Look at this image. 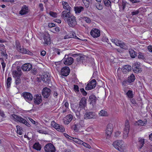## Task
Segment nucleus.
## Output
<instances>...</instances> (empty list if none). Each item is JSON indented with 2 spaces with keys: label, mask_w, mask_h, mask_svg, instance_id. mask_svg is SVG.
I'll list each match as a JSON object with an SVG mask.
<instances>
[{
  "label": "nucleus",
  "mask_w": 152,
  "mask_h": 152,
  "mask_svg": "<svg viewBox=\"0 0 152 152\" xmlns=\"http://www.w3.org/2000/svg\"><path fill=\"white\" fill-rule=\"evenodd\" d=\"M11 118L15 121H18L20 123L24 124L28 127H30L31 126L28 122L21 117L15 114H12L11 115Z\"/></svg>",
  "instance_id": "f257e3e1"
},
{
  "label": "nucleus",
  "mask_w": 152,
  "mask_h": 152,
  "mask_svg": "<svg viewBox=\"0 0 152 152\" xmlns=\"http://www.w3.org/2000/svg\"><path fill=\"white\" fill-rule=\"evenodd\" d=\"M113 145L115 148L121 152H123L124 149H125L124 145L122 141L116 140L113 142Z\"/></svg>",
  "instance_id": "f03ea898"
},
{
  "label": "nucleus",
  "mask_w": 152,
  "mask_h": 152,
  "mask_svg": "<svg viewBox=\"0 0 152 152\" xmlns=\"http://www.w3.org/2000/svg\"><path fill=\"white\" fill-rule=\"evenodd\" d=\"M84 121L82 120L80 121L78 123L75 122L74 124L72 126V129L75 132H77L80 129L84 127Z\"/></svg>",
  "instance_id": "7ed1b4c3"
},
{
  "label": "nucleus",
  "mask_w": 152,
  "mask_h": 152,
  "mask_svg": "<svg viewBox=\"0 0 152 152\" xmlns=\"http://www.w3.org/2000/svg\"><path fill=\"white\" fill-rule=\"evenodd\" d=\"M86 99L85 97L82 98L78 105L77 110L78 111H80L81 110L85 109V108L86 106Z\"/></svg>",
  "instance_id": "20e7f679"
},
{
  "label": "nucleus",
  "mask_w": 152,
  "mask_h": 152,
  "mask_svg": "<svg viewBox=\"0 0 152 152\" xmlns=\"http://www.w3.org/2000/svg\"><path fill=\"white\" fill-rule=\"evenodd\" d=\"M66 21L68 25L70 27H74L77 24L75 17L73 15L67 20Z\"/></svg>",
  "instance_id": "39448f33"
},
{
  "label": "nucleus",
  "mask_w": 152,
  "mask_h": 152,
  "mask_svg": "<svg viewBox=\"0 0 152 152\" xmlns=\"http://www.w3.org/2000/svg\"><path fill=\"white\" fill-rule=\"evenodd\" d=\"M22 96L26 102L29 103L31 102L33 99L32 95L30 93L27 92H23L22 94Z\"/></svg>",
  "instance_id": "423d86ee"
},
{
  "label": "nucleus",
  "mask_w": 152,
  "mask_h": 152,
  "mask_svg": "<svg viewBox=\"0 0 152 152\" xmlns=\"http://www.w3.org/2000/svg\"><path fill=\"white\" fill-rule=\"evenodd\" d=\"M45 152H55V147L52 144L50 143L46 145L44 147Z\"/></svg>",
  "instance_id": "0eeeda50"
},
{
  "label": "nucleus",
  "mask_w": 152,
  "mask_h": 152,
  "mask_svg": "<svg viewBox=\"0 0 152 152\" xmlns=\"http://www.w3.org/2000/svg\"><path fill=\"white\" fill-rule=\"evenodd\" d=\"M96 82L95 80H92L86 85L85 89L86 91L89 90L94 88L96 85Z\"/></svg>",
  "instance_id": "6e6552de"
},
{
  "label": "nucleus",
  "mask_w": 152,
  "mask_h": 152,
  "mask_svg": "<svg viewBox=\"0 0 152 152\" xmlns=\"http://www.w3.org/2000/svg\"><path fill=\"white\" fill-rule=\"evenodd\" d=\"M130 128L129 122L128 121L126 120L125 122V127L123 132V137L124 138H126L128 136V134L129 132Z\"/></svg>",
  "instance_id": "1a4fd4ad"
},
{
  "label": "nucleus",
  "mask_w": 152,
  "mask_h": 152,
  "mask_svg": "<svg viewBox=\"0 0 152 152\" xmlns=\"http://www.w3.org/2000/svg\"><path fill=\"white\" fill-rule=\"evenodd\" d=\"M113 129V125L110 123L108 124L107 126L106 132V139H108L110 138Z\"/></svg>",
  "instance_id": "9d476101"
},
{
  "label": "nucleus",
  "mask_w": 152,
  "mask_h": 152,
  "mask_svg": "<svg viewBox=\"0 0 152 152\" xmlns=\"http://www.w3.org/2000/svg\"><path fill=\"white\" fill-rule=\"evenodd\" d=\"M72 15L71 14L70 11L65 10L62 12L61 16L65 21H66Z\"/></svg>",
  "instance_id": "9b49d317"
},
{
  "label": "nucleus",
  "mask_w": 152,
  "mask_h": 152,
  "mask_svg": "<svg viewBox=\"0 0 152 152\" xmlns=\"http://www.w3.org/2000/svg\"><path fill=\"white\" fill-rule=\"evenodd\" d=\"M51 90L47 87L43 88L42 91V94L45 98H48L51 94Z\"/></svg>",
  "instance_id": "f8f14e48"
},
{
  "label": "nucleus",
  "mask_w": 152,
  "mask_h": 152,
  "mask_svg": "<svg viewBox=\"0 0 152 152\" xmlns=\"http://www.w3.org/2000/svg\"><path fill=\"white\" fill-rule=\"evenodd\" d=\"M96 117L95 113L93 112H87L84 115V118L86 119L95 118Z\"/></svg>",
  "instance_id": "ddd939ff"
},
{
  "label": "nucleus",
  "mask_w": 152,
  "mask_h": 152,
  "mask_svg": "<svg viewBox=\"0 0 152 152\" xmlns=\"http://www.w3.org/2000/svg\"><path fill=\"white\" fill-rule=\"evenodd\" d=\"M13 77L15 78L20 77L23 75L21 71V68L20 67L17 69V70H13L12 71Z\"/></svg>",
  "instance_id": "4468645a"
},
{
  "label": "nucleus",
  "mask_w": 152,
  "mask_h": 152,
  "mask_svg": "<svg viewBox=\"0 0 152 152\" xmlns=\"http://www.w3.org/2000/svg\"><path fill=\"white\" fill-rule=\"evenodd\" d=\"M74 61L73 58L70 57H68L66 58L65 56L64 59V63L67 66H69L72 64Z\"/></svg>",
  "instance_id": "2eb2a0df"
},
{
  "label": "nucleus",
  "mask_w": 152,
  "mask_h": 152,
  "mask_svg": "<svg viewBox=\"0 0 152 152\" xmlns=\"http://www.w3.org/2000/svg\"><path fill=\"white\" fill-rule=\"evenodd\" d=\"M70 70L69 67H63L61 69V74L64 76H67L70 72Z\"/></svg>",
  "instance_id": "dca6fc26"
},
{
  "label": "nucleus",
  "mask_w": 152,
  "mask_h": 152,
  "mask_svg": "<svg viewBox=\"0 0 152 152\" xmlns=\"http://www.w3.org/2000/svg\"><path fill=\"white\" fill-rule=\"evenodd\" d=\"M90 34L94 38L100 36V31L97 29L94 28L91 31Z\"/></svg>",
  "instance_id": "f3484780"
},
{
  "label": "nucleus",
  "mask_w": 152,
  "mask_h": 152,
  "mask_svg": "<svg viewBox=\"0 0 152 152\" xmlns=\"http://www.w3.org/2000/svg\"><path fill=\"white\" fill-rule=\"evenodd\" d=\"M34 103L37 104H39L42 102V99L40 94L36 95L34 97Z\"/></svg>",
  "instance_id": "a211bd4d"
},
{
  "label": "nucleus",
  "mask_w": 152,
  "mask_h": 152,
  "mask_svg": "<svg viewBox=\"0 0 152 152\" xmlns=\"http://www.w3.org/2000/svg\"><path fill=\"white\" fill-rule=\"evenodd\" d=\"M28 7L24 5L22 7L21 10L19 12V14L21 15H25L28 12Z\"/></svg>",
  "instance_id": "6ab92c4d"
},
{
  "label": "nucleus",
  "mask_w": 152,
  "mask_h": 152,
  "mask_svg": "<svg viewBox=\"0 0 152 152\" xmlns=\"http://www.w3.org/2000/svg\"><path fill=\"white\" fill-rule=\"evenodd\" d=\"M50 77V76L49 74L46 73L44 75H42L41 76V78L44 82L48 83L50 80L49 78Z\"/></svg>",
  "instance_id": "aec40b11"
},
{
  "label": "nucleus",
  "mask_w": 152,
  "mask_h": 152,
  "mask_svg": "<svg viewBox=\"0 0 152 152\" xmlns=\"http://www.w3.org/2000/svg\"><path fill=\"white\" fill-rule=\"evenodd\" d=\"M144 141V139L140 137L139 138L137 144V146L139 148L141 149L142 148L145 143Z\"/></svg>",
  "instance_id": "412c9836"
},
{
  "label": "nucleus",
  "mask_w": 152,
  "mask_h": 152,
  "mask_svg": "<svg viewBox=\"0 0 152 152\" xmlns=\"http://www.w3.org/2000/svg\"><path fill=\"white\" fill-rule=\"evenodd\" d=\"M70 38H74L79 39V38L75 34L72 32H70L68 35H66L64 37V39H65Z\"/></svg>",
  "instance_id": "4be33fe9"
},
{
  "label": "nucleus",
  "mask_w": 152,
  "mask_h": 152,
  "mask_svg": "<svg viewBox=\"0 0 152 152\" xmlns=\"http://www.w3.org/2000/svg\"><path fill=\"white\" fill-rule=\"evenodd\" d=\"M89 99L90 101V104H95L96 103V101L97 100L94 95H91L89 97Z\"/></svg>",
  "instance_id": "5701e85b"
},
{
  "label": "nucleus",
  "mask_w": 152,
  "mask_h": 152,
  "mask_svg": "<svg viewBox=\"0 0 152 152\" xmlns=\"http://www.w3.org/2000/svg\"><path fill=\"white\" fill-rule=\"evenodd\" d=\"M19 52L22 53L27 54L31 56H32L33 55V53L30 52L28 50L24 48H21Z\"/></svg>",
  "instance_id": "b1692460"
},
{
  "label": "nucleus",
  "mask_w": 152,
  "mask_h": 152,
  "mask_svg": "<svg viewBox=\"0 0 152 152\" xmlns=\"http://www.w3.org/2000/svg\"><path fill=\"white\" fill-rule=\"evenodd\" d=\"M33 67H30L31 70V73L33 75H36L39 72V69L38 67H34L32 68Z\"/></svg>",
  "instance_id": "393cba45"
},
{
  "label": "nucleus",
  "mask_w": 152,
  "mask_h": 152,
  "mask_svg": "<svg viewBox=\"0 0 152 152\" xmlns=\"http://www.w3.org/2000/svg\"><path fill=\"white\" fill-rule=\"evenodd\" d=\"M63 8L67 11H70L71 8L69 5V4L67 2L62 1V2Z\"/></svg>",
  "instance_id": "a878e982"
},
{
  "label": "nucleus",
  "mask_w": 152,
  "mask_h": 152,
  "mask_svg": "<svg viewBox=\"0 0 152 152\" xmlns=\"http://www.w3.org/2000/svg\"><path fill=\"white\" fill-rule=\"evenodd\" d=\"M115 44L117 46H119L122 48L124 49L125 48V44L121 41L118 40V41H116Z\"/></svg>",
  "instance_id": "bb28decb"
},
{
  "label": "nucleus",
  "mask_w": 152,
  "mask_h": 152,
  "mask_svg": "<svg viewBox=\"0 0 152 152\" xmlns=\"http://www.w3.org/2000/svg\"><path fill=\"white\" fill-rule=\"evenodd\" d=\"M44 44L48 45L50 44V39L49 35H48L47 36L45 35L44 37Z\"/></svg>",
  "instance_id": "cd10ccee"
},
{
  "label": "nucleus",
  "mask_w": 152,
  "mask_h": 152,
  "mask_svg": "<svg viewBox=\"0 0 152 152\" xmlns=\"http://www.w3.org/2000/svg\"><path fill=\"white\" fill-rule=\"evenodd\" d=\"M74 55L77 56L76 58L77 61L78 62H79V63H80L81 61L84 59L86 57V56L83 55H80L78 56L76 54H74Z\"/></svg>",
  "instance_id": "c85d7f7f"
},
{
  "label": "nucleus",
  "mask_w": 152,
  "mask_h": 152,
  "mask_svg": "<svg viewBox=\"0 0 152 152\" xmlns=\"http://www.w3.org/2000/svg\"><path fill=\"white\" fill-rule=\"evenodd\" d=\"M74 9L76 13H79L83 10L84 8L81 6L76 7H74Z\"/></svg>",
  "instance_id": "c756f323"
},
{
  "label": "nucleus",
  "mask_w": 152,
  "mask_h": 152,
  "mask_svg": "<svg viewBox=\"0 0 152 152\" xmlns=\"http://www.w3.org/2000/svg\"><path fill=\"white\" fill-rule=\"evenodd\" d=\"M147 122L146 120H144V121L141 120H139L136 122V123L138 126H145Z\"/></svg>",
  "instance_id": "7c9ffc66"
},
{
  "label": "nucleus",
  "mask_w": 152,
  "mask_h": 152,
  "mask_svg": "<svg viewBox=\"0 0 152 152\" xmlns=\"http://www.w3.org/2000/svg\"><path fill=\"white\" fill-rule=\"evenodd\" d=\"M33 148L37 150H40L41 149V145L38 142H36L33 145Z\"/></svg>",
  "instance_id": "2f4dec72"
},
{
  "label": "nucleus",
  "mask_w": 152,
  "mask_h": 152,
  "mask_svg": "<svg viewBox=\"0 0 152 152\" xmlns=\"http://www.w3.org/2000/svg\"><path fill=\"white\" fill-rule=\"evenodd\" d=\"M127 79L129 81V84H130L134 81L135 77L133 74H132L128 77Z\"/></svg>",
  "instance_id": "473e14b6"
},
{
  "label": "nucleus",
  "mask_w": 152,
  "mask_h": 152,
  "mask_svg": "<svg viewBox=\"0 0 152 152\" xmlns=\"http://www.w3.org/2000/svg\"><path fill=\"white\" fill-rule=\"evenodd\" d=\"M132 69L135 73H138L142 71L140 67H132Z\"/></svg>",
  "instance_id": "72a5a7b5"
},
{
  "label": "nucleus",
  "mask_w": 152,
  "mask_h": 152,
  "mask_svg": "<svg viewBox=\"0 0 152 152\" xmlns=\"http://www.w3.org/2000/svg\"><path fill=\"white\" fill-rule=\"evenodd\" d=\"M104 2L105 5L107 7H111V2L109 0H104Z\"/></svg>",
  "instance_id": "f704fd0d"
},
{
  "label": "nucleus",
  "mask_w": 152,
  "mask_h": 152,
  "mask_svg": "<svg viewBox=\"0 0 152 152\" xmlns=\"http://www.w3.org/2000/svg\"><path fill=\"white\" fill-rule=\"evenodd\" d=\"M99 115L101 116H106L107 115V112L104 110H102L99 113Z\"/></svg>",
  "instance_id": "c9c22d12"
},
{
  "label": "nucleus",
  "mask_w": 152,
  "mask_h": 152,
  "mask_svg": "<svg viewBox=\"0 0 152 152\" xmlns=\"http://www.w3.org/2000/svg\"><path fill=\"white\" fill-rule=\"evenodd\" d=\"M66 119L68 120V123L66 124H69L72 120V115L69 114L66 116Z\"/></svg>",
  "instance_id": "e433bc0d"
},
{
  "label": "nucleus",
  "mask_w": 152,
  "mask_h": 152,
  "mask_svg": "<svg viewBox=\"0 0 152 152\" xmlns=\"http://www.w3.org/2000/svg\"><path fill=\"white\" fill-rule=\"evenodd\" d=\"M12 78L11 77H8L7 80V88L10 87L11 83Z\"/></svg>",
  "instance_id": "4c0bfd02"
},
{
  "label": "nucleus",
  "mask_w": 152,
  "mask_h": 152,
  "mask_svg": "<svg viewBox=\"0 0 152 152\" xmlns=\"http://www.w3.org/2000/svg\"><path fill=\"white\" fill-rule=\"evenodd\" d=\"M126 95L129 98H132L133 96L132 91L131 90H129L126 93Z\"/></svg>",
  "instance_id": "58836bf2"
},
{
  "label": "nucleus",
  "mask_w": 152,
  "mask_h": 152,
  "mask_svg": "<svg viewBox=\"0 0 152 152\" xmlns=\"http://www.w3.org/2000/svg\"><path fill=\"white\" fill-rule=\"evenodd\" d=\"M138 54V58L139 59H141L142 60H144L145 59V56L144 55L143 53L140 52H139Z\"/></svg>",
  "instance_id": "ea45409f"
},
{
  "label": "nucleus",
  "mask_w": 152,
  "mask_h": 152,
  "mask_svg": "<svg viewBox=\"0 0 152 152\" xmlns=\"http://www.w3.org/2000/svg\"><path fill=\"white\" fill-rule=\"evenodd\" d=\"M126 3L124 2H123L121 5H119L120 11H123L126 7Z\"/></svg>",
  "instance_id": "a19ab883"
},
{
  "label": "nucleus",
  "mask_w": 152,
  "mask_h": 152,
  "mask_svg": "<svg viewBox=\"0 0 152 152\" xmlns=\"http://www.w3.org/2000/svg\"><path fill=\"white\" fill-rule=\"evenodd\" d=\"M99 3H96L95 4V6L98 10H101L103 9V6Z\"/></svg>",
  "instance_id": "79ce46f5"
},
{
  "label": "nucleus",
  "mask_w": 152,
  "mask_h": 152,
  "mask_svg": "<svg viewBox=\"0 0 152 152\" xmlns=\"http://www.w3.org/2000/svg\"><path fill=\"white\" fill-rule=\"evenodd\" d=\"M81 18L84 20L87 23H90L91 22V19L87 17H82Z\"/></svg>",
  "instance_id": "37998d69"
},
{
  "label": "nucleus",
  "mask_w": 152,
  "mask_h": 152,
  "mask_svg": "<svg viewBox=\"0 0 152 152\" xmlns=\"http://www.w3.org/2000/svg\"><path fill=\"white\" fill-rule=\"evenodd\" d=\"M16 127L17 128V133L20 135H22V132L21 131V128L18 126H17Z\"/></svg>",
  "instance_id": "c03bdc74"
},
{
  "label": "nucleus",
  "mask_w": 152,
  "mask_h": 152,
  "mask_svg": "<svg viewBox=\"0 0 152 152\" xmlns=\"http://www.w3.org/2000/svg\"><path fill=\"white\" fill-rule=\"evenodd\" d=\"M131 56L132 58H134L137 56L135 52L133 50L129 51Z\"/></svg>",
  "instance_id": "a18cd8bd"
},
{
  "label": "nucleus",
  "mask_w": 152,
  "mask_h": 152,
  "mask_svg": "<svg viewBox=\"0 0 152 152\" xmlns=\"http://www.w3.org/2000/svg\"><path fill=\"white\" fill-rule=\"evenodd\" d=\"M73 140H72L74 142L78 144H80L81 143H82V141L78 139L73 138H72Z\"/></svg>",
  "instance_id": "49530a36"
},
{
  "label": "nucleus",
  "mask_w": 152,
  "mask_h": 152,
  "mask_svg": "<svg viewBox=\"0 0 152 152\" xmlns=\"http://www.w3.org/2000/svg\"><path fill=\"white\" fill-rule=\"evenodd\" d=\"M65 128L63 126L60 125L58 127V129H57V130L61 132H64L65 131Z\"/></svg>",
  "instance_id": "de8ad7c7"
},
{
  "label": "nucleus",
  "mask_w": 152,
  "mask_h": 152,
  "mask_svg": "<svg viewBox=\"0 0 152 152\" xmlns=\"http://www.w3.org/2000/svg\"><path fill=\"white\" fill-rule=\"evenodd\" d=\"M15 83L16 85H18L20 83L21 80L20 77L15 78Z\"/></svg>",
  "instance_id": "09e8293b"
},
{
  "label": "nucleus",
  "mask_w": 152,
  "mask_h": 152,
  "mask_svg": "<svg viewBox=\"0 0 152 152\" xmlns=\"http://www.w3.org/2000/svg\"><path fill=\"white\" fill-rule=\"evenodd\" d=\"M16 48L17 50L19 51L20 49L21 48V45L18 42H16Z\"/></svg>",
  "instance_id": "8fccbe9b"
},
{
  "label": "nucleus",
  "mask_w": 152,
  "mask_h": 152,
  "mask_svg": "<svg viewBox=\"0 0 152 152\" xmlns=\"http://www.w3.org/2000/svg\"><path fill=\"white\" fill-rule=\"evenodd\" d=\"M80 144L83 145L85 147L88 148H91V146L88 144L82 141V143H81V144Z\"/></svg>",
  "instance_id": "3c124183"
},
{
  "label": "nucleus",
  "mask_w": 152,
  "mask_h": 152,
  "mask_svg": "<svg viewBox=\"0 0 152 152\" xmlns=\"http://www.w3.org/2000/svg\"><path fill=\"white\" fill-rule=\"evenodd\" d=\"M21 66V63L19 61H16L14 64H13V66Z\"/></svg>",
  "instance_id": "603ef678"
},
{
  "label": "nucleus",
  "mask_w": 152,
  "mask_h": 152,
  "mask_svg": "<svg viewBox=\"0 0 152 152\" xmlns=\"http://www.w3.org/2000/svg\"><path fill=\"white\" fill-rule=\"evenodd\" d=\"M80 91L83 95L86 96L87 95V93L85 91L84 88H82L80 89Z\"/></svg>",
  "instance_id": "864d4df0"
},
{
  "label": "nucleus",
  "mask_w": 152,
  "mask_h": 152,
  "mask_svg": "<svg viewBox=\"0 0 152 152\" xmlns=\"http://www.w3.org/2000/svg\"><path fill=\"white\" fill-rule=\"evenodd\" d=\"M85 1L83 2L84 4L86 7L88 8L89 7V1H88V0H86Z\"/></svg>",
  "instance_id": "5fc2aeb1"
},
{
  "label": "nucleus",
  "mask_w": 152,
  "mask_h": 152,
  "mask_svg": "<svg viewBox=\"0 0 152 152\" xmlns=\"http://www.w3.org/2000/svg\"><path fill=\"white\" fill-rule=\"evenodd\" d=\"M121 69L124 73H127L129 72V70H127L126 67H122Z\"/></svg>",
  "instance_id": "6e6d98bb"
},
{
  "label": "nucleus",
  "mask_w": 152,
  "mask_h": 152,
  "mask_svg": "<svg viewBox=\"0 0 152 152\" xmlns=\"http://www.w3.org/2000/svg\"><path fill=\"white\" fill-rule=\"evenodd\" d=\"M50 15L53 17H56L57 16V13L52 12H50L49 13Z\"/></svg>",
  "instance_id": "4d7b16f0"
},
{
  "label": "nucleus",
  "mask_w": 152,
  "mask_h": 152,
  "mask_svg": "<svg viewBox=\"0 0 152 152\" xmlns=\"http://www.w3.org/2000/svg\"><path fill=\"white\" fill-rule=\"evenodd\" d=\"M20 68L22 69L23 71H29L31 69L29 67H21Z\"/></svg>",
  "instance_id": "13d9d810"
},
{
  "label": "nucleus",
  "mask_w": 152,
  "mask_h": 152,
  "mask_svg": "<svg viewBox=\"0 0 152 152\" xmlns=\"http://www.w3.org/2000/svg\"><path fill=\"white\" fill-rule=\"evenodd\" d=\"M139 11L137 10H136L135 11L132 12L131 13V15L133 16V15H137L138 14H139Z\"/></svg>",
  "instance_id": "bf43d9fd"
},
{
  "label": "nucleus",
  "mask_w": 152,
  "mask_h": 152,
  "mask_svg": "<svg viewBox=\"0 0 152 152\" xmlns=\"http://www.w3.org/2000/svg\"><path fill=\"white\" fill-rule=\"evenodd\" d=\"M64 136L65 137L69 139L70 140H72V139L73 138L72 137L69 136L66 133H64Z\"/></svg>",
  "instance_id": "052dcab7"
},
{
  "label": "nucleus",
  "mask_w": 152,
  "mask_h": 152,
  "mask_svg": "<svg viewBox=\"0 0 152 152\" xmlns=\"http://www.w3.org/2000/svg\"><path fill=\"white\" fill-rule=\"evenodd\" d=\"M32 66V65L30 63H27L26 64H23L21 66Z\"/></svg>",
  "instance_id": "680f3d73"
},
{
  "label": "nucleus",
  "mask_w": 152,
  "mask_h": 152,
  "mask_svg": "<svg viewBox=\"0 0 152 152\" xmlns=\"http://www.w3.org/2000/svg\"><path fill=\"white\" fill-rule=\"evenodd\" d=\"M129 83V81H128V80H124L122 82V85L124 86H125L126 84H127L128 83Z\"/></svg>",
  "instance_id": "e2e57ef3"
},
{
  "label": "nucleus",
  "mask_w": 152,
  "mask_h": 152,
  "mask_svg": "<svg viewBox=\"0 0 152 152\" xmlns=\"http://www.w3.org/2000/svg\"><path fill=\"white\" fill-rule=\"evenodd\" d=\"M5 49V47L4 45L3 44H1L0 45V50L1 51L4 50Z\"/></svg>",
  "instance_id": "0e129e2a"
},
{
  "label": "nucleus",
  "mask_w": 152,
  "mask_h": 152,
  "mask_svg": "<svg viewBox=\"0 0 152 152\" xmlns=\"http://www.w3.org/2000/svg\"><path fill=\"white\" fill-rule=\"evenodd\" d=\"M56 66H62L63 63L61 61L56 62L55 63Z\"/></svg>",
  "instance_id": "69168bd1"
},
{
  "label": "nucleus",
  "mask_w": 152,
  "mask_h": 152,
  "mask_svg": "<svg viewBox=\"0 0 152 152\" xmlns=\"http://www.w3.org/2000/svg\"><path fill=\"white\" fill-rule=\"evenodd\" d=\"M38 132L40 133L44 134H47V132L43 130H39L38 131Z\"/></svg>",
  "instance_id": "338daca9"
},
{
  "label": "nucleus",
  "mask_w": 152,
  "mask_h": 152,
  "mask_svg": "<svg viewBox=\"0 0 152 152\" xmlns=\"http://www.w3.org/2000/svg\"><path fill=\"white\" fill-rule=\"evenodd\" d=\"M74 89L75 90L77 91H79V87L77 85H74Z\"/></svg>",
  "instance_id": "774afa93"
}]
</instances>
